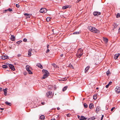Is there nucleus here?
Returning a JSON list of instances; mask_svg holds the SVG:
<instances>
[{"label":"nucleus","instance_id":"nucleus-9","mask_svg":"<svg viewBox=\"0 0 120 120\" xmlns=\"http://www.w3.org/2000/svg\"><path fill=\"white\" fill-rule=\"evenodd\" d=\"M89 119H87V118L83 116H81L79 120H89Z\"/></svg>","mask_w":120,"mask_h":120},{"label":"nucleus","instance_id":"nucleus-26","mask_svg":"<svg viewBox=\"0 0 120 120\" xmlns=\"http://www.w3.org/2000/svg\"><path fill=\"white\" fill-rule=\"evenodd\" d=\"M68 66L69 67H70V68H72V69L74 68L73 67V66L71 64H69V65Z\"/></svg>","mask_w":120,"mask_h":120},{"label":"nucleus","instance_id":"nucleus-3","mask_svg":"<svg viewBox=\"0 0 120 120\" xmlns=\"http://www.w3.org/2000/svg\"><path fill=\"white\" fill-rule=\"evenodd\" d=\"M83 50L82 49H79L76 54L77 56L79 58H80L83 54Z\"/></svg>","mask_w":120,"mask_h":120},{"label":"nucleus","instance_id":"nucleus-19","mask_svg":"<svg viewBox=\"0 0 120 120\" xmlns=\"http://www.w3.org/2000/svg\"><path fill=\"white\" fill-rule=\"evenodd\" d=\"M100 110V107H98L96 108V112L98 113V112Z\"/></svg>","mask_w":120,"mask_h":120},{"label":"nucleus","instance_id":"nucleus-55","mask_svg":"<svg viewBox=\"0 0 120 120\" xmlns=\"http://www.w3.org/2000/svg\"><path fill=\"white\" fill-rule=\"evenodd\" d=\"M63 56V54H62L60 55V56L61 57Z\"/></svg>","mask_w":120,"mask_h":120},{"label":"nucleus","instance_id":"nucleus-64","mask_svg":"<svg viewBox=\"0 0 120 120\" xmlns=\"http://www.w3.org/2000/svg\"><path fill=\"white\" fill-rule=\"evenodd\" d=\"M7 70L8 71H9V70Z\"/></svg>","mask_w":120,"mask_h":120},{"label":"nucleus","instance_id":"nucleus-22","mask_svg":"<svg viewBox=\"0 0 120 120\" xmlns=\"http://www.w3.org/2000/svg\"><path fill=\"white\" fill-rule=\"evenodd\" d=\"M89 68L90 67L88 66L85 68V73H86L87 72V71L89 70Z\"/></svg>","mask_w":120,"mask_h":120},{"label":"nucleus","instance_id":"nucleus-33","mask_svg":"<svg viewBox=\"0 0 120 120\" xmlns=\"http://www.w3.org/2000/svg\"><path fill=\"white\" fill-rule=\"evenodd\" d=\"M52 65L55 68H57V66L54 63L53 64H52Z\"/></svg>","mask_w":120,"mask_h":120},{"label":"nucleus","instance_id":"nucleus-1","mask_svg":"<svg viewBox=\"0 0 120 120\" xmlns=\"http://www.w3.org/2000/svg\"><path fill=\"white\" fill-rule=\"evenodd\" d=\"M88 29L92 32L94 33H97L100 32V31L99 30L96 29L94 27H93L91 26H88Z\"/></svg>","mask_w":120,"mask_h":120},{"label":"nucleus","instance_id":"nucleus-16","mask_svg":"<svg viewBox=\"0 0 120 120\" xmlns=\"http://www.w3.org/2000/svg\"><path fill=\"white\" fill-rule=\"evenodd\" d=\"M45 116L44 115H42L40 116L39 118L41 120H43L45 119Z\"/></svg>","mask_w":120,"mask_h":120},{"label":"nucleus","instance_id":"nucleus-41","mask_svg":"<svg viewBox=\"0 0 120 120\" xmlns=\"http://www.w3.org/2000/svg\"><path fill=\"white\" fill-rule=\"evenodd\" d=\"M71 116V114H68L67 115V116L68 117H70Z\"/></svg>","mask_w":120,"mask_h":120},{"label":"nucleus","instance_id":"nucleus-13","mask_svg":"<svg viewBox=\"0 0 120 120\" xmlns=\"http://www.w3.org/2000/svg\"><path fill=\"white\" fill-rule=\"evenodd\" d=\"M120 54L119 53L116 54L114 56V59L115 60H116L117 59L119 56Z\"/></svg>","mask_w":120,"mask_h":120},{"label":"nucleus","instance_id":"nucleus-52","mask_svg":"<svg viewBox=\"0 0 120 120\" xmlns=\"http://www.w3.org/2000/svg\"><path fill=\"white\" fill-rule=\"evenodd\" d=\"M2 89L0 87V91H2Z\"/></svg>","mask_w":120,"mask_h":120},{"label":"nucleus","instance_id":"nucleus-62","mask_svg":"<svg viewBox=\"0 0 120 120\" xmlns=\"http://www.w3.org/2000/svg\"><path fill=\"white\" fill-rule=\"evenodd\" d=\"M119 30V31H120V27Z\"/></svg>","mask_w":120,"mask_h":120},{"label":"nucleus","instance_id":"nucleus-45","mask_svg":"<svg viewBox=\"0 0 120 120\" xmlns=\"http://www.w3.org/2000/svg\"><path fill=\"white\" fill-rule=\"evenodd\" d=\"M115 108V107H113L111 109V111H113L114 109Z\"/></svg>","mask_w":120,"mask_h":120},{"label":"nucleus","instance_id":"nucleus-27","mask_svg":"<svg viewBox=\"0 0 120 120\" xmlns=\"http://www.w3.org/2000/svg\"><path fill=\"white\" fill-rule=\"evenodd\" d=\"M80 32H74L73 34H79L80 33Z\"/></svg>","mask_w":120,"mask_h":120},{"label":"nucleus","instance_id":"nucleus-7","mask_svg":"<svg viewBox=\"0 0 120 120\" xmlns=\"http://www.w3.org/2000/svg\"><path fill=\"white\" fill-rule=\"evenodd\" d=\"M116 92L117 93H120V87H117L115 89Z\"/></svg>","mask_w":120,"mask_h":120},{"label":"nucleus","instance_id":"nucleus-35","mask_svg":"<svg viewBox=\"0 0 120 120\" xmlns=\"http://www.w3.org/2000/svg\"><path fill=\"white\" fill-rule=\"evenodd\" d=\"M96 95V94H95L93 96V98L95 100L97 99Z\"/></svg>","mask_w":120,"mask_h":120},{"label":"nucleus","instance_id":"nucleus-54","mask_svg":"<svg viewBox=\"0 0 120 120\" xmlns=\"http://www.w3.org/2000/svg\"><path fill=\"white\" fill-rule=\"evenodd\" d=\"M60 109L59 107H58L57 108V109L58 110H59Z\"/></svg>","mask_w":120,"mask_h":120},{"label":"nucleus","instance_id":"nucleus-8","mask_svg":"<svg viewBox=\"0 0 120 120\" xmlns=\"http://www.w3.org/2000/svg\"><path fill=\"white\" fill-rule=\"evenodd\" d=\"M8 66L11 70L13 71L15 70V68L13 65L8 64Z\"/></svg>","mask_w":120,"mask_h":120},{"label":"nucleus","instance_id":"nucleus-20","mask_svg":"<svg viewBox=\"0 0 120 120\" xmlns=\"http://www.w3.org/2000/svg\"><path fill=\"white\" fill-rule=\"evenodd\" d=\"M103 40L106 43H107L108 41V39L105 38H103Z\"/></svg>","mask_w":120,"mask_h":120},{"label":"nucleus","instance_id":"nucleus-44","mask_svg":"<svg viewBox=\"0 0 120 120\" xmlns=\"http://www.w3.org/2000/svg\"><path fill=\"white\" fill-rule=\"evenodd\" d=\"M112 83V82L111 81H110L109 82V83H108V84H109V85H111Z\"/></svg>","mask_w":120,"mask_h":120},{"label":"nucleus","instance_id":"nucleus-30","mask_svg":"<svg viewBox=\"0 0 120 120\" xmlns=\"http://www.w3.org/2000/svg\"><path fill=\"white\" fill-rule=\"evenodd\" d=\"M96 119V118L94 116L90 118L89 119L90 120H94Z\"/></svg>","mask_w":120,"mask_h":120},{"label":"nucleus","instance_id":"nucleus-11","mask_svg":"<svg viewBox=\"0 0 120 120\" xmlns=\"http://www.w3.org/2000/svg\"><path fill=\"white\" fill-rule=\"evenodd\" d=\"M32 50V49H30L28 50V56L29 57L31 55V51Z\"/></svg>","mask_w":120,"mask_h":120},{"label":"nucleus","instance_id":"nucleus-48","mask_svg":"<svg viewBox=\"0 0 120 120\" xmlns=\"http://www.w3.org/2000/svg\"><path fill=\"white\" fill-rule=\"evenodd\" d=\"M21 56V54H19L17 55V56L19 57Z\"/></svg>","mask_w":120,"mask_h":120},{"label":"nucleus","instance_id":"nucleus-18","mask_svg":"<svg viewBox=\"0 0 120 120\" xmlns=\"http://www.w3.org/2000/svg\"><path fill=\"white\" fill-rule=\"evenodd\" d=\"M94 107V105L93 104H90L89 105V108L91 109Z\"/></svg>","mask_w":120,"mask_h":120},{"label":"nucleus","instance_id":"nucleus-2","mask_svg":"<svg viewBox=\"0 0 120 120\" xmlns=\"http://www.w3.org/2000/svg\"><path fill=\"white\" fill-rule=\"evenodd\" d=\"M42 72L45 74L43 75L42 79H45L47 78L49 75V73L47 70L45 69H43L42 71Z\"/></svg>","mask_w":120,"mask_h":120},{"label":"nucleus","instance_id":"nucleus-14","mask_svg":"<svg viewBox=\"0 0 120 120\" xmlns=\"http://www.w3.org/2000/svg\"><path fill=\"white\" fill-rule=\"evenodd\" d=\"M36 66L41 69L43 68L42 66L40 63L37 64L36 65Z\"/></svg>","mask_w":120,"mask_h":120},{"label":"nucleus","instance_id":"nucleus-5","mask_svg":"<svg viewBox=\"0 0 120 120\" xmlns=\"http://www.w3.org/2000/svg\"><path fill=\"white\" fill-rule=\"evenodd\" d=\"M40 13H44L47 11V9L45 8H41L40 11Z\"/></svg>","mask_w":120,"mask_h":120},{"label":"nucleus","instance_id":"nucleus-43","mask_svg":"<svg viewBox=\"0 0 120 120\" xmlns=\"http://www.w3.org/2000/svg\"><path fill=\"white\" fill-rule=\"evenodd\" d=\"M49 52V50L48 49H47L46 52V53H48V52Z\"/></svg>","mask_w":120,"mask_h":120},{"label":"nucleus","instance_id":"nucleus-46","mask_svg":"<svg viewBox=\"0 0 120 120\" xmlns=\"http://www.w3.org/2000/svg\"><path fill=\"white\" fill-rule=\"evenodd\" d=\"M109 86V85L108 84L105 87L107 88H108Z\"/></svg>","mask_w":120,"mask_h":120},{"label":"nucleus","instance_id":"nucleus-21","mask_svg":"<svg viewBox=\"0 0 120 120\" xmlns=\"http://www.w3.org/2000/svg\"><path fill=\"white\" fill-rule=\"evenodd\" d=\"M8 58V56H2V59L3 60H5L6 59H7Z\"/></svg>","mask_w":120,"mask_h":120},{"label":"nucleus","instance_id":"nucleus-58","mask_svg":"<svg viewBox=\"0 0 120 120\" xmlns=\"http://www.w3.org/2000/svg\"><path fill=\"white\" fill-rule=\"evenodd\" d=\"M103 117H101V120H102L103 119Z\"/></svg>","mask_w":120,"mask_h":120},{"label":"nucleus","instance_id":"nucleus-49","mask_svg":"<svg viewBox=\"0 0 120 120\" xmlns=\"http://www.w3.org/2000/svg\"><path fill=\"white\" fill-rule=\"evenodd\" d=\"M41 103L42 105H44L45 104V103L44 102H42Z\"/></svg>","mask_w":120,"mask_h":120},{"label":"nucleus","instance_id":"nucleus-50","mask_svg":"<svg viewBox=\"0 0 120 120\" xmlns=\"http://www.w3.org/2000/svg\"><path fill=\"white\" fill-rule=\"evenodd\" d=\"M49 45L48 44L47 46V49H48V48H49Z\"/></svg>","mask_w":120,"mask_h":120},{"label":"nucleus","instance_id":"nucleus-37","mask_svg":"<svg viewBox=\"0 0 120 120\" xmlns=\"http://www.w3.org/2000/svg\"><path fill=\"white\" fill-rule=\"evenodd\" d=\"M110 73V71H108L106 72V74L107 75H109V74Z\"/></svg>","mask_w":120,"mask_h":120},{"label":"nucleus","instance_id":"nucleus-24","mask_svg":"<svg viewBox=\"0 0 120 120\" xmlns=\"http://www.w3.org/2000/svg\"><path fill=\"white\" fill-rule=\"evenodd\" d=\"M5 104L9 106H11V103H9L7 101H6L5 102Z\"/></svg>","mask_w":120,"mask_h":120},{"label":"nucleus","instance_id":"nucleus-42","mask_svg":"<svg viewBox=\"0 0 120 120\" xmlns=\"http://www.w3.org/2000/svg\"><path fill=\"white\" fill-rule=\"evenodd\" d=\"M16 6L17 8H19V5L18 4H16Z\"/></svg>","mask_w":120,"mask_h":120},{"label":"nucleus","instance_id":"nucleus-32","mask_svg":"<svg viewBox=\"0 0 120 120\" xmlns=\"http://www.w3.org/2000/svg\"><path fill=\"white\" fill-rule=\"evenodd\" d=\"M120 17V14L119 13H118L116 15V17L117 18Z\"/></svg>","mask_w":120,"mask_h":120},{"label":"nucleus","instance_id":"nucleus-17","mask_svg":"<svg viewBox=\"0 0 120 120\" xmlns=\"http://www.w3.org/2000/svg\"><path fill=\"white\" fill-rule=\"evenodd\" d=\"M24 15H25V16H26L27 18H29L30 17V15L27 13H25L24 14Z\"/></svg>","mask_w":120,"mask_h":120},{"label":"nucleus","instance_id":"nucleus-12","mask_svg":"<svg viewBox=\"0 0 120 120\" xmlns=\"http://www.w3.org/2000/svg\"><path fill=\"white\" fill-rule=\"evenodd\" d=\"M8 89L6 88L4 89L3 91L4 92V95L6 96L7 95V90Z\"/></svg>","mask_w":120,"mask_h":120},{"label":"nucleus","instance_id":"nucleus-4","mask_svg":"<svg viewBox=\"0 0 120 120\" xmlns=\"http://www.w3.org/2000/svg\"><path fill=\"white\" fill-rule=\"evenodd\" d=\"M26 70L28 71L29 74H33L32 72L31 71V68L28 65H27L26 66Z\"/></svg>","mask_w":120,"mask_h":120},{"label":"nucleus","instance_id":"nucleus-60","mask_svg":"<svg viewBox=\"0 0 120 120\" xmlns=\"http://www.w3.org/2000/svg\"><path fill=\"white\" fill-rule=\"evenodd\" d=\"M96 89L97 90H98V87H97L96 88Z\"/></svg>","mask_w":120,"mask_h":120},{"label":"nucleus","instance_id":"nucleus-31","mask_svg":"<svg viewBox=\"0 0 120 120\" xmlns=\"http://www.w3.org/2000/svg\"><path fill=\"white\" fill-rule=\"evenodd\" d=\"M22 42V41L21 40H20L17 42L16 43L17 44H18L17 45H19L20 44V43Z\"/></svg>","mask_w":120,"mask_h":120},{"label":"nucleus","instance_id":"nucleus-38","mask_svg":"<svg viewBox=\"0 0 120 120\" xmlns=\"http://www.w3.org/2000/svg\"><path fill=\"white\" fill-rule=\"evenodd\" d=\"M27 39L26 38H24L23 40V41L24 42H26L27 41Z\"/></svg>","mask_w":120,"mask_h":120},{"label":"nucleus","instance_id":"nucleus-36","mask_svg":"<svg viewBox=\"0 0 120 120\" xmlns=\"http://www.w3.org/2000/svg\"><path fill=\"white\" fill-rule=\"evenodd\" d=\"M8 11H9L10 12L11 11H12L13 10L12 9L9 8L8 9H7Z\"/></svg>","mask_w":120,"mask_h":120},{"label":"nucleus","instance_id":"nucleus-10","mask_svg":"<svg viewBox=\"0 0 120 120\" xmlns=\"http://www.w3.org/2000/svg\"><path fill=\"white\" fill-rule=\"evenodd\" d=\"M52 92H47L46 93V96L48 97L49 98H51V96H51L52 94Z\"/></svg>","mask_w":120,"mask_h":120},{"label":"nucleus","instance_id":"nucleus-63","mask_svg":"<svg viewBox=\"0 0 120 120\" xmlns=\"http://www.w3.org/2000/svg\"><path fill=\"white\" fill-rule=\"evenodd\" d=\"M52 32H53V30H52Z\"/></svg>","mask_w":120,"mask_h":120},{"label":"nucleus","instance_id":"nucleus-29","mask_svg":"<svg viewBox=\"0 0 120 120\" xmlns=\"http://www.w3.org/2000/svg\"><path fill=\"white\" fill-rule=\"evenodd\" d=\"M84 107L85 108H86L88 107L87 104L86 103H84Z\"/></svg>","mask_w":120,"mask_h":120},{"label":"nucleus","instance_id":"nucleus-34","mask_svg":"<svg viewBox=\"0 0 120 120\" xmlns=\"http://www.w3.org/2000/svg\"><path fill=\"white\" fill-rule=\"evenodd\" d=\"M2 67L3 68H8V66L6 65H3L2 66Z\"/></svg>","mask_w":120,"mask_h":120},{"label":"nucleus","instance_id":"nucleus-15","mask_svg":"<svg viewBox=\"0 0 120 120\" xmlns=\"http://www.w3.org/2000/svg\"><path fill=\"white\" fill-rule=\"evenodd\" d=\"M11 40L13 41H15V37L14 35H11Z\"/></svg>","mask_w":120,"mask_h":120},{"label":"nucleus","instance_id":"nucleus-39","mask_svg":"<svg viewBox=\"0 0 120 120\" xmlns=\"http://www.w3.org/2000/svg\"><path fill=\"white\" fill-rule=\"evenodd\" d=\"M48 88L50 89H52V87L51 86H48Z\"/></svg>","mask_w":120,"mask_h":120},{"label":"nucleus","instance_id":"nucleus-23","mask_svg":"<svg viewBox=\"0 0 120 120\" xmlns=\"http://www.w3.org/2000/svg\"><path fill=\"white\" fill-rule=\"evenodd\" d=\"M68 87L67 86H66L64 87L63 89L62 90L63 91H65L67 89Z\"/></svg>","mask_w":120,"mask_h":120},{"label":"nucleus","instance_id":"nucleus-40","mask_svg":"<svg viewBox=\"0 0 120 120\" xmlns=\"http://www.w3.org/2000/svg\"><path fill=\"white\" fill-rule=\"evenodd\" d=\"M113 26H114V27L115 28H116L117 27V25L116 24H114Z\"/></svg>","mask_w":120,"mask_h":120},{"label":"nucleus","instance_id":"nucleus-25","mask_svg":"<svg viewBox=\"0 0 120 120\" xmlns=\"http://www.w3.org/2000/svg\"><path fill=\"white\" fill-rule=\"evenodd\" d=\"M69 7V6L67 5V6H63L62 7V9H66L67 8H68Z\"/></svg>","mask_w":120,"mask_h":120},{"label":"nucleus","instance_id":"nucleus-57","mask_svg":"<svg viewBox=\"0 0 120 120\" xmlns=\"http://www.w3.org/2000/svg\"><path fill=\"white\" fill-rule=\"evenodd\" d=\"M77 116L78 118L79 119V118L80 116L79 115H78Z\"/></svg>","mask_w":120,"mask_h":120},{"label":"nucleus","instance_id":"nucleus-59","mask_svg":"<svg viewBox=\"0 0 120 120\" xmlns=\"http://www.w3.org/2000/svg\"><path fill=\"white\" fill-rule=\"evenodd\" d=\"M104 116V115H102V117H103Z\"/></svg>","mask_w":120,"mask_h":120},{"label":"nucleus","instance_id":"nucleus-61","mask_svg":"<svg viewBox=\"0 0 120 120\" xmlns=\"http://www.w3.org/2000/svg\"><path fill=\"white\" fill-rule=\"evenodd\" d=\"M64 79V80H62V81H64V80H65V79Z\"/></svg>","mask_w":120,"mask_h":120},{"label":"nucleus","instance_id":"nucleus-6","mask_svg":"<svg viewBox=\"0 0 120 120\" xmlns=\"http://www.w3.org/2000/svg\"><path fill=\"white\" fill-rule=\"evenodd\" d=\"M101 14L100 12L97 11H94L93 13V14L95 16H98L99 15H100Z\"/></svg>","mask_w":120,"mask_h":120},{"label":"nucleus","instance_id":"nucleus-53","mask_svg":"<svg viewBox=\"0 0 120 120\" xmlns=\"http://www.w3.org/2000/svg\"><path fill=\"white\" fill-rule=\"evenodd\" d=\"M0 109L1 110H4V108H0Z\"/></svg>","mask_w":120,"mask_h":120},{"label":"nucleus","instance_id":"nucleus-28","mask_svg":"<svg viewBox=\"0 0 120 120\" xmlns=\"http://www.w3.org/2000/svg\"><path fill=\"white\" fill-rule=\"evenodd\" d=\"M51 19V18L49 17H47L46 19V20L47 21L49 22Z\"/></svg>","mask_w":120,"mask_h":120},{"label":"nucleus","instance_id":"nucleus-56","mask_svg":"<svg viewBox=\"0 0 120 120\" xmlns=\"http://www.w3.org/2000/svg\"><path fill=\"white\" fill-rule=\"evenodd\" d=\"M51 120H56L54 118H52Z\"/></svg>","mask_w":120,"mask_h":120},{"label":"nucleus","instance_id":"nucleus-47","mask_svg":"<svg viewBox=\"0 0 120 120\" xmlns=\"http://www.w3.org/2000/svg\"><path fill=\"white\" fill-rule=\"evenodd\" d=\"M27 74V73L26 72H24V74L25 75H26Z\"/></svg>","mask_w":120,"mask_h":120},{"label":"nucleus","instance_id":"nucleus-51","mask_svg":"<svg viewBox=\"0 0 120 120\" xmlns=\"http://www.w3.org/2000/svg\"><path fill=\"white\" fill-rule=\"evenodd\" d=\"M7 11H8V10H7V9L5 10L4 11V12H3L6 13Z\"/></svg>","mask_w":120,"mask_h":120}]
</instances>
